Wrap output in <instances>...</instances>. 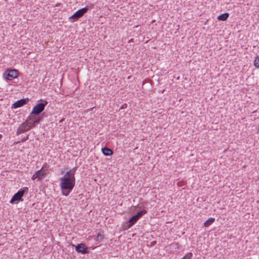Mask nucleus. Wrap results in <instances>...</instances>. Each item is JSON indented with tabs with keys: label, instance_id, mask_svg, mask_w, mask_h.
I'll use <instances>...</instances> for the list:
<instances>
[{
	"label": "nucleus",
	"instance_id": "1",
	"mask_svg": "<svg viewBox=\"0 0 259 259\" xmlns=\"http://www.w3.org/2000/svg\"><path fill=\"white\" fill-rule=\"evenodd\" d=\"M76 169V167L69 169L63 177L60 178V187L62 194L63 196H68L74 187L75 184V173Z\"/></svg>",
	"mask_w": 259,
	"mask_h": 259
},
{
	"label": "nucleus",
	"instance_id": "2",
	"mask_svg": "<svg viewBox=\"0 0 259 259\" xmlns=\"http://www.w3.org/2000/svg\"><path fill=\"white\" fill-rule=\"evenodd\" d=\"M28 188L27 187H24L20 189L12 197L10 200V203L13 204L15 202H19L22 201V197L24 196L25 193L27 192Z\"/></svg>",
	"mask_w": 259,
	"mask_h": 259
},
{
	"label": "nucleus",
	"instance_id": "3",
	"mask_svg": "<svg viewBox=\"0 0 259 259\" xmlns=\"http://www.w3.org/2000/svg\"><path fill=\"white\" fill-rule=\"evenodd\" d=\"M41 102L37 103L33 108L31 111V114L39 115L42 112L48 104V102L46 100H40Z\"/></svg>",
	"mask_w": 259,
	"mask_h": 259
},
{
	"label": "nucleus",
	"instance_id": "4",
	"mask_svg": "<svg viewBox=\"0 0 259 259\" xmlns=\"http://www.w3.org/2000/svg\"><path fill=\"white\" fill-rule=\"evenodd\" d=\"M19 71L16 69H8L4 73L3 76L6 79L12 80L18 77Z\"/></svg>",
	"mask_w": 259,
	"mask_h": 259
},
{
	"label": "nucleus",
	"instance_id": "5",
	"mask_svg": "<svg viewBox=\"0 0 259 259\" xmlns=\"http://www.w3.org/2000/svg\"><path fill=\"white\" fill-rule=\"evenodd\" d=\"M89 9L88 7L80 9L70 16L69 19H73L74 21L77 20L79 18L81 17L85 13H86Z\"/></svg>",
	"mask_w": 259,
	"mask_h": 259
},
{
	"label": "nucleus",
	"instance_id": "6",
	"mask_svg": "<svg viewBox=\"0 0 259 259\" xmlns=\"http://www.w3.org/2000/svg\"><path fill=\"white\" fill-rule=\"evenodd\" d=\"M71 245L75 247V250L78 252L83 254L89 253V248L84 243H79L76 245L71 243Z\"/></svg>",
	"mask_w": 259,
	"mask_h": 259
},
{
	"label": "nucleus",
	"instance_id": "7",
	"mask_svg": "<svg viewBox=\"0 0 259 259\" xmlns=\"http://www.w3.org/2000/svg\"><path fill=\"white\" fill-rule=\"evenodd\" d=\"M37 116H38V115L31 114V113L26 119L28 122H31V125L33 127L35 126L36 124L39 123L42 119L41 117H37Z\"/></svg>",
	"mask_w": 259,
	"mask_h": 259
},
{
	"label": "nucleus",
	"instance_id": "8",
	"mask_svg": "<svg viewBox=\"0 0 259 259\" xmlns=\"http://www.w3.org/2000/svg\"><path fill=\"white\" fill-rule=\"evenodd\" d=\"M29 101L28 98L21 99L17 101L12 105V108H18L26 105Z\"/></svg>",
	"mask_w": 259,
	"mask_h": 259
},
{
	"label": "nucleus",
	"instance_id": "9",
	"mask_svg": "<svg viewBox=\"0 0 259 259\" xmlns=\"http://www.w3.org/2000/svg\"><path fill=\"white\" fill-rule=\"evenodd\" d=\"M138 220L137 219V217L135 215H133L130 219L128 222H126L125 223L123 227V230L128 229L132 226H133L138 221Z\"/></svg>",
	"mask_w": 259,
	"mask_h": 259
},
{
	"label": "nucleus",
	"instance_id": "10",
	"mask_svg": "<svg viewBox=\"0 0 259 259\" xmlns=\"http://www.w3.org/2000/svg\"><path fill=\"white\" fill-rule=\"evenodd\" d=\"M20 127L22 129L21 132H25L29 130L33 126L31 125V122H28L27 120H26L24 122L20 124Z\"/></svg>",
	"mask_w": 259,
	"mask_h": 259
},
{
	"label": "nucleus",
	"instance_id": "11",
	"mask_svg": "<svg viewBox=\"0 0 259 259\" xmlns=\"http://www.w3.org/2000/svg\"><path fill=\"white\" fill-rule=\"evenodd\" d=\"M102 151L103 154L105 156H111V155H113V151L111 149H110L107 147L102 148Z\"/></svg>",
	"mask_w": 259,
	"mask_h": 259
},
{
	"label": "nucleus",
	"instance_id": "12",
	"mask_svg": "<svg viewBox=\"0 0 259 259\" xmlns=\"http://www.w3.org/2000/svg\"><path fill=\"white\" fill-rule=\"evenodd\" d=\"M37 175L38 176V181H41L46 176V173L42 170V168H41L40 169L37 170L36 171Z\"/></svg>",
	"mask_w": 259,
	"mask_h": 259
},
{
	"label": "nucleus",
	"instance_id": "13",
	"mask_svg": "<svg viewBox=\"0 0 259 259\" xmlns=\"http://www.w3.org/2000/svg\"><path fill=\"white\" fill-rule=\"evenodd\" d=\"M229 16V14L228 13H225L219 15L218 17V19L221 21H225L226 20Z\"/></svg>",
	"mask_w": 259,
	"mask_h": 259
},
{
	"label": "nucleus",
	"instance_id": "14",
	"mask_svg": "<svg viewBox=\"0 0 259 259\" xmlns=\"http://www.w3.org/2000/svg\"><path fill=\"white\" fill-rule=\"evenodd\" d=\"M215 221V219L213 218H210L206 220L204 223V226L205 227H209Z\"/></svg>",
	"mask_w": 259,
	"mask_h": 259
},
{
	"label": "nucleus",
	"instance_id": "15",
	"mask_svg": "<svg viewBox=\"0 0 259 259\" xmlns=\"http://www.w3.org/2000/svg\"><path fill=\"white\" fill-rule=\"evenodd\" d=\"M147 212V211L146 210L143 209L141 211L138 212L137 213L134 215L137 217V219L138 220H139L141 217H142L144 214L146 213Z\"/></svg>",
	"mask_w": 259,
	"mask_h": 259
},
{
	"label": "nucleus",
	"instance_id": "16",
	"mask_svg": "<svg viewBox=\"0 0 259 259\" xmlns=\"http://www.w3.org/2000/svg\"><path fill=\"white\" fill-rule=\"evenodd\" d=\"M254 65L256 67L259 68V55L256 57L254 62Z\"/></svg>",
	"mask_w": 259,
	"mask_h": 259
},
{
	"label": "nucleus",
	"instance_id": "17",
	"mask_svg": "<svg viewBox=\"0 0 259 259\" xmlns=\"http://www.w3.org/2000/svg\"><path fill=\"white\" fill-rule=\"evenodd\" d=\"M193 254L192 253H189L188 254L185 255L182 259H190L192 257Z\"/></svg>",
	"mask_w": 259,
	"mask_h": 259
},
{
	"label": "nucleus",
	"instance_id": "18",
	"mask_svg": "<svg viewBox=\"0 0 259 259\" xmlns=\"http://www.w3.org/2000/svg\"><path fill=\"white\" fill-rule=\"evenodd\" d=\"M103 238V235L101 232H99L97 234V240H102Z\"/></svg>",
	"mask_w": 259,
	"mask_h": 259
},
{
	"label": "nucleus",
	"instance_id": "19",
	"mask_svg": "<svg viewBox=\"0 0 259 259\" xmlns=\"http://www.w3.org/2000/svg\"><path fill=\"white\" fill-rule=\"evenodd\" d=\"M21 127L19 126V128H18L17 131V132H16V134L17 135H18L20 133H24V132H21Z\"/></svg>",
	"mask_w": 259,
	"mask_h": 259
},
{
	"label": "nucleus",
	"instance_id": "20",
	"mask_svg": "<svg viewBox=\"0 0 259 259\" xmlns=\"http://www.w3.org/2000/svg\"><path fill=\"white\" fill-rule=\"evenodd\" d=\"M38 179V176H37V175L36 172H35V174L32 176V178H31V179H32V180H34V179Z\"/></svg>",
	"mask_w": 259,
	"mask_h": 259
},
{
	"label": "nucleus",
	"instance_id": "21",
	"mask_svg": "<svg viewBox=\"0 0 259 259\" xmlns=\"http://www.w3.org/2000/svg\"><path fill=\"white\" fill-rule=\"evenodd\" d=\"M28 139V136L22 139V141H25Z\"/></svg>",
	"mask_w": 259,
	"mask_h": 259
},
{
	"label": "nucleus",
	"instance_id": "22",
	"mask_svg": "<svg viewBox=\"0 0 259 259\" xmlns=\"http://www.w3.org/2000/svg\"><path fill=\"white\" fill-rule=\"evenodd\" d=\"M257 132H259V126H258V127L257 128Z\"/></svg>",
	"mask_w": 259,
	"mask_h": 259
},
{
	"label": "nucleus",
	"instance_id": "23",
	"mask_svg": "<svg viewBox=\"0 0 259 259\" xmlns=\"http://www.w3.org/2000/svg\"><path fill=\"white\" fill-rule=\"evenodd\" d=\"M2 137V135L0 134V139Z\"/></svg>",
	"mask_w": 259,
	"mask_h": 259
},
{
	"label": "nucleus",
	"instance_id": "24",
	"mask_svg": "<svg viewBox=\"0 0 259 259\" xmlns=\"http://www.w3.org/2000/svg\"><path fill=\"white\" fill-rule=\"evenodd\" d=\"M154 242H152V243H151V244H154Z\"/></svg>",
	"mask_w": 259,
	"mask_h": 259
}]
</instances>
